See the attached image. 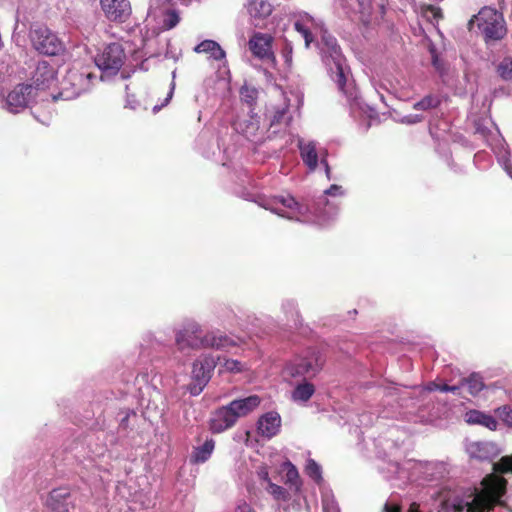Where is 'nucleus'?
Here are the masks:
<instances>
[{
	"mask_svg": "<svg viewBox=\"0 0 512 512\" xmlns=\"http://www.w3.org/2000/svg\"><path fill=\"white\" fill-rule=\"evenodd\" d=\"M507 481L497 475H489L482 481V490L474 489L471 501L454 505L457 512H485L491 510L506 492Z\"/></svg>",
	"mask_w": 512,
	"mask_h": 512,
	"instance_id": "1",
	"label": "nucleus"
},
{
	"mask_svg": "<svg viewBox=\"0 0 512 512\" xmlns=\"http://www.w3.org/2000/svg\"><path fill=\"white\" fill-rule=\"evenodd\" d=\"M260 403L259 396L251 395L243 399L233 400L228 405L218 408L210 419L211 431L221 433L233 427L240 417L252 412Z\"/></svg>",
	"mask_w": 512,
	"mask_h": 512,
	"instance_id": "2",
	"label": "nucleus"
},
{
	"mask_svg": "<svg viewBox=\"0 0 512 512\" xmlns=\"http://www.w3.org/2000/svg\"><path fill=\"white\" fill-rule=\"evenodd\" d=\"M475 25L487 44L500 41L507 34L503 14L491 7H483L474 15L468 22V29L473 30Z\"/></svg>",
	"mask_w": 512,
	"mask_h": 512,
	"instance_id": "3",
	"label": "nucleus"
},
{
	"mask_svg": "<svg viewBox=\"0 0 512 512\" xmlns=\"http://www.w3.org/2000/svg\"><path fill=\"white\" fill-rule=\"evenodd\" d=\"M321 53L323 61L331 72L332 79L336 82L338 89L344 94L348 93L346 89L349 69L346 65V59L341 53L337 40L331 36L322 37Z\"/></svg>",
	"mask_w": 512,
	"mask_h": 512,
	"instance_id": "4",
	"label": "nucleus"
},
{
	"mask_svg": "<svg viewBox=\"0 0 512 512\" xmlns=\"http://www.w3.org/2000/svg\"><path fill=\"white\" fill-rule=\"evenodd\" d=\"M325 363L326 355L324 351L313 347L289 362L285 367V372L292 378L311 379L322 371Z\"/></svg>",
	"mask_w": 512,
	"mask_h": 512,
	"instance_id": "5",
	"label": "nucleus"
},
{
	"mask_svg": "<svg viewBox=\"0 0 512 512\" xmlns=\"http://www.w3.org/2000/svg\"><path fill=\"white\" fill-rule=\"evenodd\" d=\"M29 37L32 47L40 54L56 56L65 50L64 43L46 26H35L30 30Z\"/></svg>",
	"mask_w": 512,
	"mask_h": 512,
	"instance_id": "6",
	"label": "nucleus"
},
{
	"mask_svg": "<svg viewBox=\"0 0 512 512\" xmlns=\"http://www.w3.org/2000/svg\"><path fill=\"white\" fill-rule=\"evenodd\" d=\"M126 54L122 44L110 43L95 57V64L107 74H116L123 66Z\"/></svg>",
	"mask_w": 512,
	"mask_h": 512,
	"instance_id": "7",
	"label": "nucleus"
},
{
	"mask_svg": "<svg viewBox=\"0 0 512 512\" xmlns=\"http://www.w3.org/2000/svg\"><path fill=\"white\" fill-rule=\"evenodd\" d=\"M92 77L90 72H82L77 69L68 70L61 83L60 97L72 99L80 96L88 90Z\"/></svg>",
	"mask_w": 512,
	"mask_h": 512,
	"instance_id": "8",
	"label": "nucleus"
},
{
	"mask_svg": "<svg viewBox=\"0 0 512 512\" xmlns=\"http://www.w3.org/2000/svg\"><path fill=\"white\" fill-rule=\"evenodd\" d=\"M274 38L267 33L255 32L248 41V47L254 57L274 63L275 54L272 49Z\"/></svg>",
	"mask_w": 512,
	"mask_h": 512,
	"instance_id": "9",
	"label": "nucleus"
},
{
	"mask_svg": "<svg viewBox=\"0 0 512 512\" xmlns=\"http://www.w3.org/2000/svg\"><path fill=\"white\" fill-rule=\"evenodd\" d=\"M217 366V361L212 355H203L199 357L192 367V378L198 385V390L192 393H199L208 384L212 373Z\"/></svg>",
	"mask_w": 512,
	"mask_h": 512,
	"instance_id": "10",
	"label": "nucleus"
},
{
	"mask_svg": "<svg viewBox=\"0 0 512 512\" xmlns=\"http://www.w3.org/2000/svg\"><path fill=\"white\" fill-rule=\"evenodd\" d=\"M100 5L105 17L111 22L124 23L132 14L129 0H100Z\"/></svg>",
	"mask_w": 512,
	"mask_h": 512,
	"instance_id": "11",
	"label": "nucleus"
},
{
	"mask_svg": "<svg viewBox=\"0 0 512 512\" xmlns=\"http://www.w3.org/2000/svg\"><path fill=\"white\" fill-rule=\"evenodd\" d=\"M205 339L206 335L202 336V331L197 325H189L177 333L176 344L181 351H184L186 348H206L204 346Z\"/></svg>",
	"mask_w": 512,
	"mask_h": 512,
	"instance_id": "12",
	"label": "nucleus"
},
{
	"mask_svg": "<svg viewBox=\"0 0 512 512\" xmlns=\"http://www.w3.org/2000/svg\"><path fill=\"white\" fill-rule=\"evenodd\" d=\"M56 80V71L48 61L38 62L32 76L34 90H44L49 88Z\"/></svg>",
	"mask_w": 512,
	"mask_h": 512,
	"instance_id": "13",
	"label": "nucleus"
},
{
	"mask_svg": "<svg viewBox=\"0 0 512 512\" xmlns=\"http://www.w3.org/2000/svg\"><path fill=\"white\" fill-rule=\"evenodd\" d=\"M33 85L19 84L7 96V105L11 112H18L27 107L33 96Z\"/></svg>",
	"mask_w": 512,
	"mask_h": 512,
	"instance_id": "14",
	"label": "nucleus"
},
{
	"mask_svg": "<svg viewBox=\"0 0 512 512\" xmlns=\"http://www.w3.org/2000/svg\"><path fill=\"white\" fill-rule=\"evenodd\" d=\"M247 11L255 27H261V22L273 12V4L270 0H248Z\"/></svg>",
	"mask_w": 512,
	"mask_h": 512,
	"instance_id": "15",
	"label": "nucleus"
},
{
	"mask_svg": "<svg viewBox=\"0 0 512 512\" xmlns=\"http://www.w3.org/2000/svg\"><path fill=\"white\" fill-rule=\"evenodd\" d=\"M71 493L67 487L53 489L47 498V506L54 512H69Z\"/></svg>",
	"mask_w": 512,
	"mask_h": 512,
	"instance_id": "16",
	"label": "nucleus"
},
{
	"mask_svg": "<svg viewBox=\"0 0 512 512\" xmlns=\"http://www.w3.org/2000/svg\"><path fill=\"white\" fill-rule=\"evenodd\" d=\"M281 418L276 412H268L258 420V433L266 438H272L280 429Z\"/></svg>",
	"mask_w": 512,
	"mask_h": 512,
	"instance_id": "17",
	"label": "nucleus"
},
{
	"mask_svg": "<svg viewBox=\"0 0 512 512\" xmlns=\"http://www.w3.org/2000/svg\"><path fill=\"white\" fill-rule=\"evenodd\" d=\"M299 149L303 162L308 166L309 170L314 171L318 166L319 157L316 149V144L314 142L300 144Z\"/></svg>",
	"mask_w": 512,
	"mask_h": 512,
	"instance_id": "18",
	"label": "nucleus"
},
{
	"mask_svg": "<svg viewBox=\"0 0 512 512\" xmlns=\"http://www.w3.org/2000/svg\"><path fill=\"white\" fill-rule=\"evenodd\" d=\"M194 51L197 53L209 54L211 58L217 61H220L223 58H225V51L214 40L202 41L195 47Z\"/></svg>",
	"mask_w": 512,
	"mask_h": 512,
	"instance_id": "19",
	"label": "nucleus"
},
{
	"mask_svg": "<svg viewBox=\"0 0 512 512\" xmlns=\"http://www.w3.org/2000/svg\"><path fill=\"white\" fill-rule=\"evenodd\" d=\"M214 447L215 442L213 439H208L203 445L195 447L190 457L191 463L201 464L206 462L210 458Z\"/></svg>",
	"mask_w": 512,
	"mask_h": 512,
	"instance_id": "20",
	"label": "nucleus"
},
{
	"mask_svg": "<svg viewBox=\"0 0 512 512\" xmlns=\"http://www.w3.org/2000/svg\"><path fill=\"white\" fill-rule=\"evenodd\" d=\"M315 391V385L308 382L306 379H303L301 383L295 386L291 397L296 402H307L314 395Z\"/></svg>",
	"mask_w": 512,
	"mask_h": 512,
	"instance_id": "21",
	"label": "nucleus"
},
{
	"mask_svg": "<svg viewBox=\"0 0 512 512\" xmlns=\"http://www.w3.org/2000/svg\"><path fill=\"white\" fill-rule=\"evenodd\" d=\"M235 345L236 343L226 335L206 334L204 340L206 348L226 349Z\"/></svg>",
	"mask_w": 512,
	"mask_h": 512,
	"instance_id": "22",
	"label": "nucleus"
},
{
	"mask_svg": "<svg viewBox=\"0 0 512 512\" xmlns=\"http://www.w3.org/2000/svg\"><path fill=\"white\" fill-rule=\"evenodd\" d=\"M466 421L471 424H481L489 429H495L497 426L496 420L490 416L486 415L480 411L477 410H471L466 414Z\"/></svg>",
	"mask_w": 512,
	"mask_h": 512,
	"instance_id": "23",
	"label": "nucleus"
},
{
	"mask_svg": "<svg viewBox=\"0 0 512 512\" xmlns=\"http://www.w3.org/2000/svg\"><path fill=\"white\" fill-rule=\"evenodd\" d=\"M464 385L467 386L468 392L472 396L479 394L485 386L482 377L476 373L462 379L460 382V388Z\"/></svg>",
	"mask_w": 512,
	"mask_h": 512,
	"instance_id": "24",
	"label": "nucleus"
},
{
	"mask_svg": "<svg viewBox=\"0 0 512 512\" xmlns=\"http://www.w3.org/2000/svg\"><path fill=\"white\" fill-rule=\"evenodd\" d=\"M217 365H219L218 373L222 374L225 372L229 373H239L243 371V364L234 359H227V358H216Z\"/></svg>",
	"mask_w": 512,
	"mask_h": 512,
	"instance_id": "25",
	"label": "nucleus"
},
{
	"mask_svg": "<svg viewBox=\"0 0 512 512\" xmlns=\"http://www.w3.org/2000/svg\"><path fill=\"white\" fill-rule=\"evenodd\" d=\"M266 491L278 502H287L290 500L289 492L282 486H279L272 481L266 486Z\"/></svg>",
	"mask_w": 512,
	"mask_h": 512,
	"instance_id": "26",
	"label": "nucleus"
},
{
	"mask_svg": "<svg viewBox=\"0 0 512 512\" xmlns=\"http://www.w3.org/2000/svg\"><path fill=\"white\" fill-rule=\"evenodd\" d=\"M498 75L505 81H512V56L504 57L497 65Z\"/></svg>",
	"mask_w": 512,
	"mask_h": 512,
	"instance_id": "27",
	"label": "nucleus"
},
{
	"mask_svg": "<svg viewBox=\"0 0 512 512\" xmlns=\"http://www.w3.org/2000/svg\"><path fill=\"white\" fill-rule=\"evenodd\" d=\"M440 105V100L438 97L427 95L424 98H422L420 101L416 102L413 105V108L415 110H429L432 108H436Z\"/></svg>",
	"mask_w": 512,
	"mask_h": 512,
	"instance_id": "28",
	"label": "nucleus"
},
{
	"mask_svg": "<svg viewBox=\"0 0 512 512\" xmlns=\"http://www.w3.org/2000/svg\"><path fill=\"white\" fill-rule=\"evenodd\" d=\"M306 473L307 475L315 480L316 482H320L322 480V473L320 465L313 459H309L306 464Z\"/></svg>",
	"mask_w": 512,
	"mask_h": 512,
	"instance_id": "29",
	"label": "nucleus"
},
{
	"mask_svg": "<svg viewBox=\"0 0 512 512\" xmlns=\"http://www.w3.org/2000/svg\"><path fill=\"white\" fill-rule=\"evenodd\" d=\"M494 471L501 474L512 473V456L502 457L494 464Z\"/></svg>",
	"mask_w": 512,
	"mask_h": 512,
	"instance_id": "30",
	"label": "nucleus"
},
{
	"mask_svg": "<svg viewBox=\"0 0 512 512\" xmlns=\"http://www.w3.org/2000/svg\"><path fill=\"white\" fill-rule=\"evenodd\" d=\"M180 22L179 14L175 10H168L164 15L163 27L170 30Z\"/></svg>",
	"mask_w": 512,
	"mask_h": 512,
	"instance_id": "31",
	"label": "nucleus"
},
{
	"mask_svg": "<svg viewBox=\"0 0 512 512\" xmlns=\"http://www.w3.org/2000/svg\"><path fill=\"white\" fill-rule=\"evenodd\" d=\"M294 28L298 33H300L303 36L305 40V47L308 48L310 44L313 42V35L309 28L299 21L295 22Z\"/></svg>",
	"mask_w": 512,
	"mask_h": 512,
	"instance_id": "32",
	"label": "nucleus"
},
{
	"mask_svg": "<svg viewBox=\"0 0 512 512\" xmlns=\"http://www.w3.org/2000/svg\"><path fill=\"white\" fill-rule=\"evenodd\" d=\"M257 90L255 88L243 86L240 94L241 98L249 105H253L257 98Z\"/></svg>",
	"mask_w": 512,
	"mask_h": 512,
	"instance_id": "33",
	"label": "nucleus"
},
{
	"mask_svg": "<svg viewBox=\"0 0 512 512\" xmlns=\"http://www.w3.org/2000/svg\"><path fill=\"white\" fill-rule=\"evenodd\" d=\"M498 417L507 425L512 426V406L504 405L496 409Z\"/></svg>",
	"mask_w": 512,
	"mask_h": 512,
	"instance_id": "34",
	"label": "nucleus"
},
{
	"mask_svg": "<svg viewBox=\"0 0 512 512\" xmlns=\"http://www.w3.org/2000/svg\"><path fill=\"white\" fill-rule=\"evenodd\" d=\"M422 13L426 17H432L435 20L443 18V13L440 7L434 5H424L422 6Z\"/></svg>",
	"mask_w": 512,
	"mask_h": 512,
	"instance_id": "35",
	"label": "nucleus"
},
{
	"mask_svg": "<svg viewBox=\"0 0 512 512\" xmlns=\"http://www.w3.org/2000/svg\"><path fill=\"white\" fill-rule=\"evenodd\" d=\"M287 482H289L292 486L299 490L301 482L299 478V474L295 466H291V468L286 473Z\"/></svg>",
	"mask_w": 512,
	"mask_h": 512,
	"instance_id": "36",
	"label": "nucleus"
},
{
	"mask_svg": "<svg viewBox=\"0 0 512 512\" xmlns=\"http://www.w3.org/2000/svg\"><path fill=\"white\" fill-rule=\"evenodd\" d=\"M460 389V385H453V386H450V385H447V384H437L435 382H431L428 386V390L432 391V390H439V391H442V392H452V393H457V391Z\"/></svg>",
	"mask_w": 512,
	"mask_h": 512,
	"instance_id": "37",
	"label": "nucleus"
},
{
	"mask_svg": "<svg viewBox=\"0 0 512 512\" xmlns=\"http://www.w3.org/2000/svg\"><path fill=\"white\" fill-rule=\"evenodd\" d=\"M323 512H340L337 502L333 498H326L322 501Z\"/></svg>",
	"mask_w": 512,
	"mask_h": 512,
	"instance_id": "38",
	"label": "nucleus"
},
{
	"mask_svg": "<svg viewBox=\"0 0 512 512\" xmlns=\"http://www.w3.org/2000/svg\"><path fill=\"white\" fill-rule=\"evenodd\" d=\"M286 113H287V108L277 110L272 117L270 125L274 126V125L280 124L284 120Z\"/></svg>",
	"mask_w": 512,
	"mask_h": 512,
	"instance_id": "39",
	"label": "nucleus"
},
{
	"mask_svg": "<svg viewBox=\"0 0 512 512\" xmlns=\"http://www.w3.org/2000/svg\"><path fill=\"white\" fill-rule=\"evenodd\" d=\"M278 201L285 207L295 210L298 207V203L295 201L293 197H281Z\"/></svg>",
	"mask_w": 512,
	"mask_h": 512,
	"instance_id": "40",
	"label": "nucleus"
},
{
	"mask_svg": "<svg viewBox=\"0 0 512 512\" xmlns=\"http://www.w3.org/2000/svg\"><path fill=\"white\" fill-rule=\"evenodd\" d=\"M257 475L260 480L266 482L267 484H269V482H271V479L269 478L267 466H260L258 468Z\"/></svg>",
	"mask_w": 512,
	"mask_h": 512,
	"instance_id": "41",
	"label": "nucleus"
},
{
	"mask_svg": "<svg viewBox=\"0 0 512 512\" xmlns=\"http://www.w3.org/2000/svg\"><path fill=\"white\" fill-rule=\"evenodd\" d=\"M423 120V116L421 115H407L402 119L403 123L406 124H416Z\"/></svg>",
	"mask_w": 512,
	"mask_h": 512,
	"instance_id": "42",
	"label": "nucleus"
},
{
	"mask_svg": "<svg viewBox=\"0 0 512 512\" xmlns=\"http://www.w3.org/2000/svg\"><path fill=\"white\" fill-rule=\"evenodd\" d=\"M327 151L324 150L323 152H320V156H321V164L324 166L325 168V172H326V175L328 178H330V167H329V164H328V161H327Z\"/></svg>",
	"mask_w": 512,
	"mask_h": 512,
	"instance_id": "43",
	"label": "nucleus"
},
{
	"mask_svg": "<svg viewBox=\"0 0 512 512\" xmlns=\"http://www.w3.org/2000/svg\"><path fill=\"white\" fill-rule=\"evenodd\" d=\"M401 511V507L397 504H389V503H386L384 505V512H400Z\"/></svg>",
	"mask_w": 512,
	"mask_h": 512,
	"instance_id": "44",
	"label": "nucleus"
},
{
	"mask_svg": "<svg viewBox=\"0 0 512 512\" xmlns=\"http://www.w3.org/2000/svg\"><path fill=\"white\" fill-rule=\"evenodd\" d=\"M338 193H341V187L338 185H331L329 189L326 190V194L335 196Z\"/></svg>",
	"mask_w": 512,
	"mask_h": 512,
	"instance_id": "45",
	"label": "nucleus"
},
{
	"mask_svg": "<svg viewBox=\"0 0 512 512\" xmlns=\"http://www.w3.org/2000/svg\"><path fill=\"white\" fill-rule=\"evenodd\" d=\"M236 512H255L249 505L244 503L237 507Z\"/></svg>",
	"mask_w": 512,
	"mask_h": 512,
	"instance_id": "46",
	"label": "nucleus"
},
{
	"mask_svg": "<svg viewBox=\"0 0 512 512\" xmlns=\"http://www.w3.org/2000/svg\"><path fill=\"white\" fill-rule=\"evenodd\" d=\"M409 512H420L419 505L417 503H412L409 507Z\"/></svg>",
	"mask_w": 512,
	"mask_h": 512,
	"instance_id": "47",
	"label": "nucleus"
},
{
	"mask_svg": "<svg viewBox=\"0 0 512 512\" xmlns=\"http://www.w3.org/2000/svg\"><path fill=\"white\" fill-rule=\"evenodd\" d=\"M265 208H266V209H270L272 212H274V213H276V214H278V215H280V216H282V217H284V216H285L283 213H281V212H280L278 209H276V208H270V207H267V206H265Z\"/></svg>",
	"mask_w": 512,
	"mask_h": 512,
	"instance_id": "48",
	"label": "nucleus"
},
{
	"mask_svg": "<svg viewBox=\"0 0 512 512\" xmlns=\"http://www.w3.org/2000/svg\"><path fill=\"white\" fill-rule=\"evenodd\" d=\"M290 54H291V48L289 49V52L285 54V57H286V61H291V57H290Z\"/></svg>",
	"mask_w": 512,
	"mask_h": 512,
	"instance_id": "49",
	"label": "nucleus"
},
{
	"mask_svg": "<svg viewBox=\"0 0 512 512\" xmlns=\"http://www.w3.org/2000/svg\"><path fill=\"white\" fill-rule=\"evenodd\" d=\"M235 129L238 130L241 128V124L238 121L234 122Z\"/></svg>",
	"mask_w": 512,
	"mask_h": 512,
	"instance_id": "50",
	"label": "nucleus"
},
{
	"mask_svg": "<svg viewBox=\"0 0 512 512\" xmlns=\"http://www.w3.org/2000/svg\"><path fill=\"white\" fill-rule=\"evenodd\" d=\"M169 2H171L172 0H168Z\"/></svg>",
	"mask_w": 512,
	"mask_h": 512,
	"instance_id": "51",
	"label": "nucleus"
}]
</instances>
